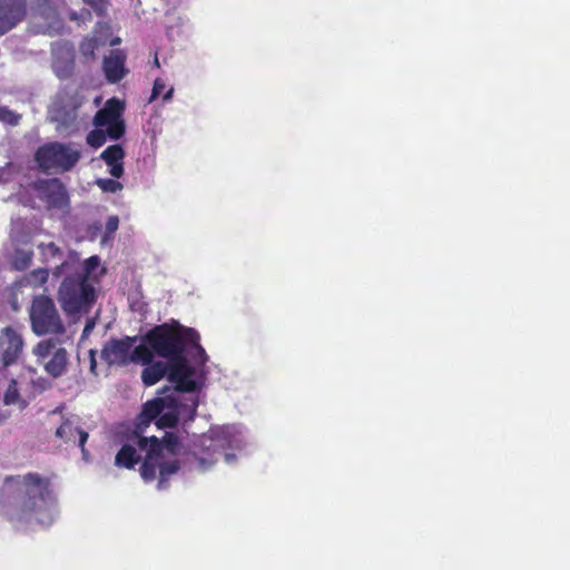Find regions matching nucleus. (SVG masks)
Here are the masks:
<instances>
[{
    "label": "nucleus",
    "mask_w": 570,
    "mask_h": 570,
    "mask_svg": "<svg viewBox=\"0 0 570 570\" xmlns=\"http://www.w3.org/2000/svg\"><path fill=\"white\" fill-rule=\"evenodd\" d=\"M142 344L151 351L153 356L157 354L171 363L169 382L175 384V389L144 405L135 430L115 458V464L131 469L142 460L141 478L150 482L158 474L157 489L161 491L167 489L170 478L183 466L181 444L174 433L166 432L160 441L154 435L145 436L144 430L153 421L159 429H165L194 419L198 406L195 392L204 383L203 366L207 355L199 344V334L178 323L156 326L146 334Z\"/></svg>",
    "instance_id": "obj_1"
},
{
    "label": "nucleus",
    "mask_w": 570,
    "mask_h": 570,
    "mask_svg": "<svg viewBox=\"0 0 570 570\" xmlns=\"http://www.w3.org/2000/svg\"><path fill=\"white\" fill-rule=\"evenodd\" d=\"M0 513L19 530L51 525L59 505L50 480L39 473L7 478L0 489Z\"/></svg>",
    "instance_id": "obj_2"
},
{
    "label": "nucleus",
    "mask_w": 570,
    "mask_h": 570,
    "mask_svg": "<svg viewBox=\"0 0 570 570\" xmlns=\"http://www.w3.org/2000/svg\"><path fill=\"white\" fill-rule=\"evenodd\" d=\"M100 258L94 255L81 261L76 252H69L67 258L58 265L52 275L62 277L58 289V302L67 315L87 313L96 299L95 284L104 269H99Z\"/></svg>",
    "instance_id": "obj_3"
},
{
    "label": "nucleus",
    "mask_w": 570,
    "mask_h": 570,
    "mask_svg": "<svg viewBox=\"0 0 570 570\" xmlns=\"http://www.w3.org/2000/svg\"><path fill=\"white\" fill-rule=\"evenodd\" d=\"M252 446L250 435L242 424H227L212 428L203 434L194 452L197 469L207 471L223 455L227 464H234L238 456L246 454Z\"/></svg>",
    "instance_id": "obj_4"
},
{
    "label": "nucleus",
    "mask_w": 570,
    "mask_h": 570,
    "mask_svg": "<svg viewBox=\"0 0 570 570\" xmlns=\"http://www.w3.org/2000/svg\"><path fill=\"white\" fill-rule=\"evenodd\" d=\"M81 150L75 142H48L40 146L35 155L40 169L48 174L70 171L80 160Z\"/></svg>",
    "instance_id": "obj_5"
},
{
    "label": "nucleus",
    "mask_w": 570,
    "mask_h": 570,
    "mask_svg": "<svg viewBox=\"0 0 570 570\" xmlns=\"http://www.w3.org/2000/svg\"><path fill=\"white\" fill-rule=\"evenodd\" d=\"M138 341V336L111 338L101 350V357L110 366H126L130 363L147 364L153 360V353L146 344Z\"/></svg>",
    "instance_id": "obj_6"
},
{
    "label": "nucleus",
    "mask_w": 570,
    "mask_h": 570,
    "mask_svg": "<svg viewBox=\"0 0 570 570\" xmlns=\"http://www.w3.org/2000/svg\"><path fill=\"white\" fill-rule=\"evenodd\" d=\"M32 331L37 335L65 332L63 324L53 301L47 296H37L30 308Z\"/></svg>",
    "instance_id": "obj_7"
},
{
    "label": "nucleus",
    "mask_w": 570,
    "mask_h": 570,
    "mask_svg": "<svg viewBox=\"0 0 570 570\" xmlns=\"http://www.w3.org/2000/svg\"><path fill=\"white\" fill-rule=\"evenodd\" d=\"M125 105L117 98L108 99L94 117V126L107 130L108 137L118 140L125 134L122 112Z\"/></svg>",
    "instance_id": "obj_8"
},
{
    "label": "nucleus",
    "mask_w": 570,
    "mask_h": 570,
    "mask_svg": "<svg viewBox=\"0 0 570 570\" xmlns=\"http://www.w3.org/2000/svg\"><path fill=\"white\" fill-rule=\"evenodd\" d=\"M33 354L48 374L53 377L62 375L67 366V351L52 340H42L33 348Z\"/></svg>",
    "instance_id": "obj_9"
},
{
    "label": "nucleus",
    "mask_w": 570,
    "mask_h": 570,
    "mask_svg": "<svg viewBox=\"0 0 570 570\" xmlns=\"http://www.w3.org/2000/svg\"><path fill=\"white\" fill-rule=\"evenodd\" d=\"M35 188L38 197L50 208L62 209L69 204L66 187L58 178L39 180Z\"/></svg>",
    "instance_id": "obj_10"
},
{
    "label": "nucleus",
    "mask_w": 570,
    "mask_h": 570,
    "mask_svg": "<svg viewBox=\"0 0 570 570\" xmlns=\"http://www.w3.org/2000/svg\"><path fill=\"white\" fill-rule=\"evenodd\" d=\"M23 347L21 335L11 326L0 332V361L3 366L13 364L20 356Z\"/></svg>",
    "instance_id": "obj_11"
},
{
    "label": "nucleus",
    "mask_w": 570,
    "mask_h": 570,
    "mask_svg": "<svg viewBox=\"0 0 570 570\" xmlns=\"http://www.w3.org/2000/svg\"><path fill=\"white\" fill-rule=\"evenodd\" d=\"M24 16V0H0V36L13 29Z\"/></svg>",
    "instance_id": "obj_12"
},
{
    "label": "nucleus",
    "mask_w": 570,
    "mask_h": 570,
    "mask_svg": "<svg viewBox=\"0 0 570 570\" xmlns=\"http://www.w3.org/2000/svg\"><path fill=\"white\" fill-rule=\"evenodd\" d=\"M56 435L67 443L78 444L81 448L83 458L87 455L85 443L88 439V433L79 426V419L72 416L66 419L61 425L57 429Z\"/></svg>",
    "instance_id": "obj_13"
},
{
    "label": "nucleus",
    "mask_w": 570,
    "mask_h": 570,
    "mask_svg": "<svg viewBox=\"0 0 570 570\" xmlns=\"http://www.w3.org/2000/svg\"><path fill=\"white\" fill-rule=\"evenodd\" d=\"M126 55L121 50H111L104 59V72L111 83L120 81L127 73L125 68Z\"/></svg>",
    "instance_id": "obj_14"
},
{
    "label": "nucleus",
    "mask_w": 570,
    "mask_h": 570,
    "mask_svg": "<svg viewBox=\"0 0 570 570\" xmlns=\"http://www.w3.org/2000/svg\"><path fill=\"white\" fill-rule=\"evenodd\" d=\"M101 159L108 166V173L114 178H120L124 174L125 151L120 145H112L107 147L100 155Z\"/></svg>",
    "instance_id": "obj_15"
},
{
    "label": "nucleus",
    "mask_w": 570,
    "mask_h": 570,
    "mask_svg": "<svg viewBox=\"0 0 570 570\" xmlns=\"http://www.w3.org/2000/svg\"><path fill=\"white\" fill-rule=\"evenodd\" d=\"M145 368L141 372V380L146 386L155 385L166 375L169 376L171 363L169 361H154L144 364Z\"/></svg>",
    "instance_id": "obj_16"
},
{
    "label": "nucleus",
    "mask_w": 570,
    "mask_h": 570,
    "mask_svg": "<svg viewBox=\"0 0 570 570\" xmlns=\"http://www.w3.org/2000/svg\"><path fill=\"white\" fill-rule=\"evenodd\" d=\"M49 273L46 268H39L24 275L19 282L14 284L16 288L21 287H38L45 284L48 279Z\"/></svg>",
    "instance_id": "obj_17"
},
{
    "label": "nucleus",
    "mask_w": 570,
    "mask_h": 570,
    "mask_svg": "<svg viewBox=\"0 0 570 570\" xmlns=\"http://www.w3.org/2000/svg\"><path fill=\"white\" fill-rule=\"evenodd\" d=\"M38 249L40 252L41 258L43 262H51L55 259L63 261V253L53 242L41 243L38 245ZM67 256L65 257V259Z\"/></svg>",
    "instance_id": "obj_18"
},
{
    "label": "nucleus",
    "mask_w": 570,
    "mask_h": 570,
    "mask_svg": "<svg viewBox=\"0 0 570 570\" xmlns=\"http://www.w3.org/2000/svg\"><path fill=\"white\" fill-rule=\"evenodd\" d=\"M32 258V252L30 248H17L12 257V265L16 269H26Z\"/></svg>",
    "instance_id": "obj_19"
},
{
    "label": "nucleus",
    "mask_w": 570,
    "mask_h": 570,
    "mask_svg": "<svg viewBox=\"0 0 570 570\" xmlns=\"http://www.w3.org/2000/svg\"><path fill=\"white\" fill-rule=\"evenodd\" d=\"M108 136L107 130L104 128H97L91 130L87 136V142L95 148L102 146L106 142Z\"/></svg>",
    "instance_id": "obj_20"
},
{
    "label": "nucleus",
    "mask_w": 570,
    "mask_h": 570,
    "mask_svg": "<svg viewBox=\"0 0 570 570\" xmlns=\"http://www.w3.org/2000/svg\"><path fill=\"white\" fill-rule=\"evenodd\" d=\"M96 185L105 193L116 194L122 189V184L112 178H98Z\"/></svg>",
    "instance_id": "obj_21"
},
{
    "label": "nucleus",
    "mask_w": 570,
    "mask_h": 570,
    "mask_svg": "<svg viewBox=\"0 0 570 570\" xmlns=\"http://www.w3.org/2000/svg\"><path fill=\"white\" fill-rule=\"evenodd\" d=\"M21 119V115L14 112L8 107L0 106V121L9 126H18Z\"/></svg>",
    "instance_id": "obj_22"
},
{
    "label": "nucleus",
    "mask_w": 570,
    "mask_h": 570,
    "mask_svg": "<svg viewBox=\"0 0 570 570\" xmlns=\"http://www.w3.org/2000/svg\"><path fill=\"white\" fill-rule=\"evenodd\" d=\"M166 88H167V85H166L165 79L156 78L155 81H154V86H153L151 95H150V98H149V102H153L154 100H156L163 94V91Z\"/></svg>",
    "instance_id": "obj_23"
},
{
    "label": "nucleus",
    "mask_w": 570,
    "mask_h": 570,
    "mask_svg": "<svg viewBox=\"0 0 570 570\" xmlns=\"http://www.w3.org/2000/svg\"><path fill=\"white\" fill-rule=\"evenodd\" d=\"M19 397V394H18V390H17V386H16V382L12 381L4 394V403L6 404H13L17 402Z\"/></svg>",
    "instance_id": "obj_24"
},
{
    "label": "nucleus",
    "mask_w": 570,
    "mask_h": 570,
    "mask_svg": "<svg viewBox=\"0 0 570 570\" xmlns=\"http://www.w3.org/2000/svg\"><path fill=\"white\" fill-rule=\"evenodd\" d=\"M97 48V43L94 39H87L81 42L80 45V51L85 56L92 57L95 53V50Z\"/></svg>",
    "instance_id": "obj_25"
},
{
    "label": "nucleus",
    "mask_w": 570,
    "mask_h": 570,
    "mask_svg": "<svg viewBox=\"0 0 570 570\" xmlns=\"http://www.w3.org/2000/svg\"><path fill=\"white\" fill-rule=\"evenodd\" d=\"M118 226H119V219L117 216L108 217V219L106 222V234H105L104 240L108 236H111L118 229Z\"/></svg>",
    "instance_id": "obj_26"
},
{
    "label": "nucleus",
    "mask_w": 570,
    "mask_h": 570,
    "mask_svg": "<svg viewBox=\"0 0 570 570\" xmlns=\"http://www.w3.org/2000/svg\"><path fill=\"white\" fill-rule=\"evenodd\" d=\"M83 2L90 6L99 14L104 13L107 7L105 0H83Z\"/></svg>",
    "instance_id": "obj_27"
},
{
    "label": "nucleus",
    "mask_w": 570,
    "mask_h": 570,
    "mask_svg": "<svg viewBox=\"0 0 570 570\" xmlns=\"http://www.w3.org/2000/svg\"><path fill=\"white\" fill-rule=\"evenodd\" d=\"M89 355H90V372L91 373H96L97 362H96V353H95V351L91 350L89 352Z\"/></svg>",
    "instance_id": "obj_28"
},
{
    "label": "nucleus",
    "mask_w": 570,
    "mask_h": 570,
    "mask_svg": "<svg viewBox=\"0 0 570 570\" xmlns=\"http://www.w3.org/2000/svg\"><path fill=\"white\" fill-rule=\"evenodd\" d=\"M173 95H174V87H173V86H170V87L166 90V92L164 94V96H163V101H164V102H169V101H171V99H173Z\"/></svg>",
    "instance_id": "obj_29"
},
{
    "label": "nucleus",
    "mask_w": 570,
    "mask_h": 570,
    "mask_svg": "<svg viewBox=\"0 0 570 570\" xmlns=\"http://www.w3.org/2000/svg\"><path fill=\"white\" fill-rule=\"evenodd\" d=\"M94 327V322H88L85 326V330H83V334H88L90 333V331L92 330Z\"/></svg>",
    "instance_id": "obj_30"
},
{
    "label": "nucleus",
    "mask_w": 570,
    "mask_h": 570,
    "mask_svg": "<svg viewBox=\"0 0 570 570\" xmlns=\"http://www.w3.org/2000/svg\"><path fill=\"white\" fill-rule=\"evenodd\" d=\"M120 43V38H114L111 41H110V46H117Z\"/></svg>",
    "instance_id": "obj_31"
},
{
    "label": "nucleus",
    "mask_w": 570,
    "mask_h": 570,
    "mask_svg": "<svg viewBox=\"0 0 570 570\" xmlns=\"http://www.w3.org/2000/svg\"><path fill=\"white\" fill-rule=\"evenodd\" d=\"M56 68V73L59 76V77H65L66 73L65 72H61L57 67Z\"/></svg>",
    "instance_id": "obj_32"
},
{
    "label": "nucleus",
    "mask_w": 570,
    "mask_h": 570,
    "mask_svg": "<svg viewBox=\"0 0 570 570\" xmlns=\"http://www.w3.org/2000/svg\"><path fill=\"white\" fill-rule=\"evenodd\" d=\"M154 63L159 67V61H158V58L156 57L155 60H154Z\"/></svg>",
    "instance_id": "obj_33"
}]
</instances>
